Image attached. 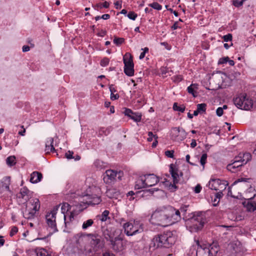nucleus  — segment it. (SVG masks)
I'll use <instances>...</instances> for the list:
<instances>
[{
  "label": "nucleus",
  "mask_w": 256,
  "mask_h": 256,
  "mask_svg": "<svg viewBox=\"0 0 256 256\" xmlns=\"http://www.w3.org/2000/svg\"><path fill=\"white\" fill-rule=\"evenodd\" d=\"M179 210L172 206H162L158 208L152 213L150 222L152 224L166 226L181 220Z\"/></svg>",
  "instance_id": "1"
},
{
  "label": "nucleus",
  "mask_w": 256,
  "mask_h": 256,
  "mask_svg": "<svg viewBox=\"0 0 256 256\" xmlns=\"http://www.w3.org/2000/svg\"><path fill=\"white\" fill-rule=\"evenodd\" d=\"M176 238L171 232L155 236L151 240L148 246L144 249L146 256H159L158 248H169L175 242Z\"/></svg>",
  "instance_id": "2"
},
{
  "label": "nucleus",
  "mask_w": 256,
  "mask_h": 256,
  "mask_svg": "<svg viewBox=\"0 0 256 256\" xmlns=\"http://www.w3.org/2000/svg\"><path fill=\"white\" fill-rule=\"evenodd\" d=\"M186 222L190 231L192 232H198L204 228L207 222L206 213L203 212H196L192 213L188 217H186Z\"/></svg>",
  "instance_id": "3"
},
{
  "label": "nucleus",
  "mask_w": 256,
  "mask_h": 256,
  "mask_svg": "<svg viewBox=\"0 0 256 256\" xmlns=\"http://www.w3.org/2000/svg\"><path fill=\"white\" fill-rule=\"evenodd\" d=\"M198 248L196 256H221L220 247L217 242L212 244H200L199 241L196 240Z\"/></svg>",
  "instance_id": "4"
},
{
  "label": "nucleus",
  "mask_w": 256,
  "mask_h": 256,
  "mask_svg": "<svg viewBox=\"0 0 256 256\" xmlns=\"http://www.w3.org/2000/svg\"><path fill=\"white\" fill-rule=\"evenodd\" d=\"M32 200V202H30V203L32 208H28V204H26V210L23 212L24 217L28 220L34 218L36 212L38 211L40 208V202L38 199L34 198Z\"/></svg>",
  "instance_id": "5"
},
{
  "label": "nucleus",
  "mask_w": 256,
  "mask_h": 256,
  "mask_svg": "<svg viewBox=\"0 0 256 256\" xmlns=\"http://www.w3.org/2000/svg\"><path fill=\"white\" fill-rule=\"evenodd\" d=\"M92 190V194H87L86 196L85 200L88 204L96 205L99 204L102 200L100 198V190L99 188L93 186L90 188Z\"/></svg>",
  "instance_id": "6"
},
{
  "label": "nucleus",
  "mask_w": 256,
  "mask_h": 256,
  "mask_svg": "<svg viewBox=\"0 0 256 256\" xmlns=\"http://www.w3.org/2000/svg\"><path fill=\"white\" fill-rule=\"evenodd\" d=\"M124 64V72L128 76H132L134 75V64L133 62L132 56L130 54L127 52L123 57Z\"/></svg>",
  "instance_id": "7"
},
{
  "label": "nucleus",
  "mask_w": 256,
  "mask_h": 256,
  "mask_svg": "<svg viewBox=\"0 0 256 256\" xmlns=\"http://www.w3.org/2000/svg\"><path fill=\"white\" fill-rule=\"evenodd\" d=\"M60 206H56L50 211L48 212L46 216V223L48 226L53 230V232L58 231L56 222V214Z\"/></svg>",
  "instance_id": "8"
},
{
  "label": "nucleus",
  "mask_w": 256,
  "mask_h": 256,
  "mask_svg": "<svg viewBox=\"0 0 256 256\" xmlns=\"http://www.w3.org/2000/svg\"><path fill=\"white\" fill-rule=\"evenodd\" d=\"M122 172L119 171L118 172L112 170H108L106 171L104 174L103 180L106 184H111L117 177L119 180H121Z\"/></svg>",
  "instance_id": "9"
},
{
  "label": "nucleus",
  "mask_w": 256,
  "mask_h": 256,
  "mask_svg": "<svg viewBox=\"0 0 256 256\" xmlns=\"http://www.w3.org/2000/svg\"><path fill=\"white\" fill-rule=\"evenodd\" d=\"M122 226L124 233L128 236H132L143 231L142 228L140 229L134 228L132 224L130 222L124 223Z\"/></svg>",
  "instance_id": "10"
},
{
  "label": "nucleus",
  "mask_w": 256,
  "mask_h": 256,
  "mask_svg": "<svg viewBox=\"0 0 256 256\" xmlns=\"http://www.w3.org/2000/svg\"><path fill=\"white\" fill-rule=\"evenodd\" d=\"M240 156H236L234 162L228 164L226 166L228 170L232 172H236L240 170V168L244 164L240 162Z\"/></svg>",
  "instance_id": "11"
},
{
  "label": "nucleus",
  "mask_w": 256,
  "mask_h": 256,
  "mask_svg": "<svg viewBox=\"0 0 256 256\" xmlns=\"http://www.w3.org/2000/svg\"><path fill=\"white\" fill-rule=\"evenodd\" d=\"M112 249L115 252H122L124 247V244L122 242V240L119 236L115 237L110 242Z\"/></svg>",
  "instance_id": "12"
},
{
  "label": "nucleus",
  "mask_w": 256,
  "mask_h": 256,
  "mask_svg": "<svg viewBox=\"0 0 256 256\" xmlns=\"http://www.w3.org/2000/svg\"><path fill=\"white\" fill-rule=\"evenodd\" d=\"M88 236L91 240L90 244L94 246L96 250H97L98 249H101L103 248L104 244L100 240V236L98 234H89Z\"/></svg>",
  "instance_id": "13"
},
{
  "label": "nucleus",
  "mask_w": 256,
  "mask_h": 256,
  "mask_svg": "<svg viewBox=\"0 0 256 256\" xmlns=\"http://www.w3.org/2000/svg\"><path fill=\"white\" fill-rule=\"evenodd\" d=\"M124 113L125 116H128L136 122L141 121L142 115L140 112H134L130 109L125 108Z\"/></svg>",
  "instance_id": "14"
},
{
  "label": "nucleus",
  "mask_w": 256,
  "mask_h": 256,
  "mask_svg": "<svg viewBox=\"0 0 256 256\" xmlns=\"http://www.w3.org/2000/svg\"><path fill=\"white\" fill-rule=\"evenodd\" d=\"M30 196V191L26 186L22 188L20 192L17 194V198L23 199L24 201V204H26Z\"/></svg>",
  "instance_id": "15"
},
{
  "label": "nucleus",
  "mask_w": 256,
  "mask_h": 256,
  "mask_svg": "<svg viewBox=\"0 0 256 256\" xmlns=\"http://www.w3.org/2000/svg\"><path fill=\"white\" fill-rule=\"evenodd\" d=\"M172 130L176 132L174 136V134L172 135V137L174 138L175 140H182L186 138L187 133L184 128L180 127H176L172 128Z\"/></svg>",
  "instance_id": "16"
},
{
  "label": "nucleus",
  "mask_w": 256,
  "mask_h": 256,
  "mask_svg": "<svg viewBox=\"0 0 256 256\" xmlns=\"http://www.w3.org/2000/svg\"><path fill=\"white\" fill-rule=\"evenodd\" d=\"M146 185L148 187H150L156 184L159 182V178L154 174H145Z\"/></svg>",
  "instance_id": "17"
},
{
  "label": "nucleus",
  "mask_w": 256,
  "mask_h": 256,
  "mask_svg": "<svg viewBox=\"0 0 256 256\" xmlns=\"http://www.w3.org/2000/svg\"><path fill=\"white\" fill-rule=\"evenodd\" d=\"M88 238H90L88 234L80 232L74 236V240L78 245L82 246L84 243V241Z\"/></svg>",
  "instance_id": "18"
},
{
  "label": "nucleus",
  "mask_w": 256,
  "mask_h": 256,
  "mask_svg": "<svg viewBox=\"0 0 256 256\" xmlns=\"http://www.w3.org/2000/svg\"><path fill=\"white\" fill-rule=\"evenodd\" d=\"M179 170L176 166L174 164H170V172L172 175L173 179V182L178 183L180 180L178 179Z\"/></svg>",
  "instance_id": "19"
},
{
  "label": "nucleus",
  "mask_w": 256,
  "mask_h": 256,
  "mask_svg": "<svg viewBox=\"0 0 256 256\" xmlns=\"http://www.w3.org/2000/svg\"><path fill=\"white\" fill-rule=\"evenodd\" d=\"M10 176H5L0 182V192H2L5 190L10 191Z\"/></svg>",
  "instance_id": "20"
},
{
  "label": "nucleus",
  "mask_w": 256,
  "mask_h": 256,
  "mask_svg": "<svg viewBox=\"0 0 256 256\" xmlns=\"http://www.w3.org/2000/svg\"><path fill=\"white\" fill-rule=\"evenodd\" d=\"M44 150L46 153L54 152L56 151L54 146V138L50 137L47 138Z\"/></svg>",
  "instance_id": "21"
},
{
  "label": "nucleus",
  "mask_w": 256,
  "mask_h": 256,
  "mask_svg": "<svg viewBox=\"0 0 256 256\" xmlns=\"http://www.w3.org/2000/svg\"><path fill=\"white\" fill-rule=\"evenodd\" d=\"M244 98H246V94H240L238 97L234 98V102L238 108L242 110Z\"/></svg>",
  "instance_id": "22"
},
{
  "label": "nucleus",
  "mask_w": 256,
  "mask_h": 256,
  "mask_svg": "<svg viewBox=\"0 0 256 256\" xmlns=\"http://www.w3.org/2000/svg\"><path fill=\"white\" fill-rule=\"evenodd\" d=\"M146 184L145 175L140 176L136 182L135 188L138 190L146 188Z\"/></svg>",
  "instance_id": "23"
},
{
  "label": "nucleus",
  "mask_w": 256,
  "mask_h": 256,
  "mask_svg": "<svg viewBox=\"0 0 256 256\" xmlns=\"http://www.w3.org/2000/svg\"><path fill=\"white\" fill-rule=\"evenodd\" d=\"M106 195L110 198H118L120 195L118 190L114 188H109L106 192Z\"/></svg>",
  "instance_id": "24"
},
{
  "label": "nucleus",
  "mask_w": 256,
  "mask_h": 256,
  "mask_svg": "<svg viewBox=\"0 0 256 256\" xmlns=\"http://www.w3.org/2000/svg\"><path fill=\"white\" fill-rule=\"evenodd\" d=\"M244 206L248 212H252L256 210V202L248 200L242 202Z\"/></svg>",
  "instance_id": "25"
},
{
  "label": "nucleus",
  "mask_w": 256,
  "mask_h": 256,
  "mask_svg": "<svg viewBox=\"0 0 256 256\" xmlns=\"http://www.w3.org/2000/svg\"><path fill=\"white\" fill-rule=\"evenodd\" d=\"M42 178V173L35 171L30 174V182L32 184H36L40 182Z\"/></svg>",
  "instance_id": "26"
},
{
  "label": "nucleus",
  "mask_w": 256,
  "mask_h": 256,
  "mask_svg": "<svg viewBox=\"0 0 256 256\" xmlns=\"http://www.w3.org/2000/svg\"><path fill=\"white\" fill-rule=\"evenodd\" d=\"M254 108V101L251 98L247 96L246 94V98H244V102L242 110H250L252 108Z\"/></svg>",
  "instance_id": "27"
},
{
  "label": "nucleus",
  "mask_w": 256,
  "mask_h": 256,
  "mask_svg": "<svg viewBox=\"0 0 256 256\" xmlns=\"http://www.w3.org/2000/svg\"><path fill=\"white\" fill-rule=\"evenodd\" d=\"M220 179L211 178L208 183V187L211 190L217 191V188H218L220 184L222 182Z\"/></svg>",
  "instance_id": "28"
},
{
  "label": "nucleus",
  "mask_w": 256,
  "mask_h": 256,
  "mask_svg": "<svg viewBox=\"0 0 256 256\" xmlns=\"http://www.w3.org/2000/svg\"><path fill=\"white\" fill-rule=\"evenodd\" d=\"M102 235L106 241L110 242L114 238V234L108 228L102 230Z\"/></svg>",
  "instance_id": "29"
},
{
  "label": "nucleus",
  "mask_w": 256,
  "mask_h": 256,
  "mask_svg": "<svg viewBox=\"0 0 256 256\" xmlns=\"http://www.w3.org/2000/svg\"><path fill=\"white\" fill-rule=\"evenodd\" d=\"M237 156H240V159H242L240 162H242L244 164H246L252 158V156L249 152L244 154L240 153Z\"/></svg>",
  "instance_id": "30"
},
{
  "label": "nucleus",
  "mask_w": 256,
  "mask_h": 256,
  "mask_svg": "<svg viewBox=\"0 0 256 256\" xmlns=\"http://www.w3.org/2000/svg\"><path fill=\"white\" fill-rule=\"evenodd\" d=\"M112 130V128L110 126L106 128H100L98 130V136H107L110 132Z\"/></svg>",
  "instance_id": "31"
},
{
  "label": "nucleus",
  "mask_w": 256,
  "mask_h": 256,
  "mask_svg": "<svg viewBox=\"0 0 256 256\" xmlns=\"http://www.w3.org/2000/svg\"><path fill=\"white\" fill-rule=\"evenodd\" d=\"M74 212H71L70 215L69 216L68 219L69 221L66 220V215H64V225L66 228H69L70 226V222L74 219Z\"/></svg>",
  "instance_id": "32"
},
{
  "label": "nucleus",
  "mask_w": 256,
  "mask_h": 256,
  "mask_svg": "<svg viewBox=\"0 0 256 256\" xmlns=\"http://www.w3.org/2000/svg\"><path fill=\"white\" fill-rule=\"evenodd\" d=\"M206 104L205 103L199 104L196 105L197 110L200 114L206 113Z\"/></svg>",
  "instance_id": "33"
},
{
  "label": "nucleus",
  "mask_w": 256,
  "mask_h": 256,
  "mask_svg": "<svg viewBox=\"0 0 256 256\" xmlns=\"http://www.w3.org/2000/svg\"><path fill=\"white\" fill-rule=\"evenodd\" d=\"M110 212L108 210H105L100 215L98 216V218L102 221L105 222L108 218Z\"/></svg>",
  "instance_id": "34"
},
{
  "label": "nucleus",
  "mask_w": 256,
  "mask_h": 256,
  "mask_svg": "<svg viewBox=\"0 0 256 256\" xmlns=\"http://www.w3.org/2000/svg\"><path fill=\"white\" fill-rule=\"evenodd\" d=\"M6 164L10 166H12L16 164V158L14 156H10L7 158L6 160Z\"/></svg>",
  "instance_id": "35"
},
{
  "label": "nucleus",
  "mask_w": 256,
  "mask_h": 256,
  "mask_svg": "<svg viewBox=\"0 0 256 256\" xmlns=\"http://www.w3.org/2000/svg\"><path fill=\"white\" fill-rule=\"evenodd\" d=\"M94 224V220L92 219H89L84 222L82 225V228L86 230L91 226Z\"/></svg>",
  "instance_id": "36"
},
{
  "label": "nucleus",
  "mask_w": 256,
  "mask_h": 256,
  "mask_svg": "<svg viewBox=\"0 0 256 256\" xmlns=\"http://www.w3.org/2000/svg\"><path fill=\"white\" fill-rule=\"evenodd\" d=\"M37 256H48V252L43 248L37 249L36 250Z\"/></svg>",
  "instance_id": "37"
},
{
  "label": "nucleus",
  "mask_w": 256,
  "mask_h": 256,
  "mask_svg": "<svg viewBox=\"0 0 256 256\" xmlns=\"http://www.w3.org/2000/svg\"><path fill=\"white\" fill-rule=\"evenodd\" d=\"M186 107L184 106H178L176 102H174L173 105V109L175 111L184 112L185 110Z\"/></svg>",
  "instance_id": "38"
},
{
  "label": "nucleus",
  "mask_w": 256,
  "mask_h": 256,
  "mask_svg": "<svg viewBox=\"0 0 256 256\" xmlns=\"http://www.w3.org/2000/svg\"><path fill=\"white\" fill-rule=\"evenodd\" d=\"M249 180H250V178H240L234 182L233 185L236 184L238 182H243L246 185V186L247 187H248L250 186V184H248V183H249V182H248Z\"/></svg>",
  "instance_id": "39"
},
{
  "label": "nucleus",
  "mask_w": 256,
  "mask_h": 256,
  "mask_svg": "<svg viewBox=\"0 0 256 256\" xmlns=\"http://www.w3.org/2000/svg\"><path fill=\"white\" fill-rule=\"evenodd\" d=\"M189 207V205H183L180 208L179 211L180 212L182 213V216H184L183 219L186 220V217L185 214H186V212H187L188 208Z\"/></svg>",
  "instance_id": "40"
},
{
  "label": "nucleus",
  "mask_w": 256,
  "mask_h": 256,
  "mask_svg": "<svg viewBox=\"0 0 256 256\" xmlns=\"http://www.w3.org/2000/svg\"><path fill=\"white\" fill-rule=\"evenodd\" d=\"M109 3L105 1L104 3H100L94 6V8L96 10H98V8L102 9L103 8H107L109 7Z\"/></svg>",
  "instance_id": "41"
},
{
  "label": "nucleus",
  "mask_w": 256,
  "mask_h": 256,
  "mask_svg": "<svg viewBox=\"0 0 256 256\" xmlns=\"http://www.w3.org/2000/svg\"><path fill=\"white\" fill-rule=\"evenodd\" d=\"M228 184L226 181L222 180L218 188H217V191L222 192L226 188V186Z\"/></svg>",
  "instance_id": "42"
},
{
  "label": "nucleus",
  "mask_w": 256,
  "mask_h": 256,
  "mask_svg": "<svg viewBox=\"0 0 256 256\" xmlns=\"http://www.w3.org/2000/svg\"><path fill=\"white\" fill-rule=\"evenodd\" d=\"M194 84H192L190 86L188 87L187 90L189 94H190L192 95L194 97H196L197 96L196 92H195L193 86Z\"/></svg>",
  "instance_id": "43"
},
{
  "label": "nucleus",
  "mask_w": 256,
  "mask_h": 256,
  "mask_svg": "<svg viewBox=\"0 0 256 256\" xmlns=\"http://www.w3.org/2000/svg\"><path fill=\"white\" fill-rule=\"evenodd\" d=\"M149 6L152 7V8L160 10L162 8V6L157 2H154L152 4H149Z\"/></svg>",
  "instance_id": "44"
},
{
  "label": "nucleus",
  "mask_w": 256,
  "mask_h": 256,
  "mask_svg": "<svg viewBox=\"0 0 256 256\" xmlns=\"http://www.w3.org/2000/svg\"><path fill=\"white\" fill-rule=\"evenodd\" d=\"M124 42V38L115 37L114 40V43L116 46H120Z\"/></svg>",
  "instance_id": "45"
},
{
  "label": "nucleus",
  "mask_w": 256,
  "mask_h": 256,
  "mask_svg": "<svg viewBox=\"0 0 256 256\" xmlns=\"http://www.w3.org/2000/svg\"><path fill=\"white\" fill-rule=\"evenodd\" d=\"M110 62V60L108 58H104L100 62V66H107Z\"/></svg>",
  "instance_id": "46"
},
{
  "label": "nucleus",
  "mask_w": 256,
  "mask_h": 256,
  "mask_svg": "<svg viewBox=\"0 0 256 256\" xmlns=\"http://www.w3.org/2000/svg\"><path fill=\"white\" fill-rule=\"evenodd\" d=\"M207 157L208 156L206 154H202L200 160V162L202 166H204L206 163Z\"/></svg>",
  "instance_id": "47"
},
{
  "label": "nucleus",
  "mask_w": 256,
  "mask_h": 256,
  "mask_svg": "<svg viewBox=\"0 0 256 256\" xmlns=\"http://www.w3.org/2000/svg\"><path fill=\"white\" fill-rule=\"evenodd\" d=\"M172 78L175 83H178L182 80V77L180 75L174 76Z\"/></svg>",
  "instance_id": "48"
},
{
  "label": "nucleus",
  "mask_w": 256,
  "mask_h": 256,
  "mask_svg": "<svg viewBox=\"0 0 256 256\" xmlns=\"http://www.w3.org/2000/svg\"><path fill=\"white\" fill-rule=\"evenodd\" d=\"M148 137L147 138L148 142H152L153 140V138H154L155 140L158 138V136L154 135L152 132H148Z\"/></svg>",
  "instance_id": "49"
},
{
  "label": "nucleus",
  "mask_w": 256,
  "mask_h": 256,
  "mask_svg": "<svg viewBox=\"0 0 256 256\" xmlns=\"http://www.w3.org/2000/svg\"><path fill=\"white\" fill-rule=\"evenodd\" d=\"M222 39L224 42H226L232 41V36L231 34H228L224 36H222Z\"/></svg>",
  "instance_id": "50"
},
{
  "label": "nucleus",
  "mask_w": 256,
  "mask_h": 256,
  "mask_svg": "<svg viewBox=\"0 0 256 256\" xmlns=\"http://www.w3.org/2000/svg\"><path fill=\"white\" fill-rule=\"evenodd\" d=\"M127 16L130 19L134 20L137 18L138 15L134 12H130Z\"/></svg>",
  "instance_id": "51"
},
{
  "label": "nucleus",
  "mask_w": 256,
  "mask_h": 256,
  "mask_svg": "<svg viewBox=\"0 0 256 256\" xmlns=\"http://www.w3.org/2000/svg\"><path fill=\"white\" fill-rule=\"evenodd\" d=\"M244 0H234L232 4L236 7H240L243 4Z\"/></svg>",
  "instance_id": "52"
},
{
  "label": "nucleus",
  "mask_w": 256,
  "mask_h": 256,
  "mask_svg": "<svg viewBox=\"0 0 256 256\" xmlns=\"http://www.w3.org/2000/svg\"><path fill=\"white\" fill-rule=\"evenodd\" d=\"M18 232V228L16 226H12L11 228L10 232V236H13L15 234H16Z\"/></svg>",
  "instance_id": "53"
},
{
  "label": "nucleus",
  "mask_w": 256,
  "mask_h": 256,
  "mask_svg": "<svg viewBox=\"0 0 256 256\" xmlns=\"http://www.w3.org/2000/svg\"><path fill=\"white\" fill-rule=\"evenodd\" d=\"M74 152L72 151L68 150L67 152L66 153L65 156L68 160L72 159L74 158L73 156Z\"/></svg>",
  "instance_id": "54"
},
{
  "label": "nucleus",
  "mask_w": 256,
  "mask_h": 256,
  "mask_svg": "<svg viewBox=\"0 0 256 256\" xmlns=\"http://www.w3.org/2000/svg\"><path fill=\"white\" fill-rule=\"evenodd\" d=\"M228 57H224L222 58H220L219 60L218 64H226L228 61Z\"/></svg>",
  "instance_id": "55"
},
{
  "label": "nucleus",
  "mask_w": 256,
  "mask_h": 256,
  "mask_svg": "<svg viewBox=\"0 0 256 256\" xmlns=\"http://www.w3.org/2000/svg\"><path fill=\"white\" fill-rule=\"evenodd\" d=\"M174 150H166L165 152V155L170 158H172L174 157Z\"/></svg>",
  "instance_id": "56"
},
{
  "label": "nucleus",
  "mask_w": 256,
  "mask_h": 256,
  "mask_svg": "<svg viewBox=\"0 0 256 256\" xmlns=\"http://www.w3.org/2000/svg\"><path fill=\"white\" fill-rule=\"evenodd\" d=\"M69 206V204H64L63 205H62L61 207V210L62 212L64 214V212L66 211H68V209L67 208L66 210V208H68Z\"/></svg>",
  "instance_id": "57"
},
{
  "label": "nucleus",
  "mask_w": 256,
  "mask_h": 256,
  "mask_svg": "<svg viewBox=\"0 0 256 256\" xmlns=\"http://www.w3.org/2000/svg\"><path fill=\"white\" fill-rule=\"evenodd\" d=\"M216 114L218 116H221L224 114V111L221 107H218L216 110Z\"/></svg>",
  "instance_id": "58"
},
{
  "label": "nucleus",
  "mask_w": 256,
  "mask_h": 256,
  "mask_svg": "<svg viewBox=\"0 0 256 256\" xmlns=\"http://www.w3.org/2000/svg\"><path fill=\"white\" fill-rule=\"evenodd\" d=\"M202 187L200 184H198L194 188V192L196 194H198L202 190Z\"/></svg>",
  "instance_id": "59"
},
{
  "label": "nucleus",
  "mask_w": 256,
  "mask_h": 256,
  "mask_svg": "<svg viewBox=\"0 0 256 256\" xmlns=\"http://www.w3.org/2000/svg\"><path fill=\"white\" fill-rule=\"evenodd\" d=\"M136 194L133 192V191H130L128 194H127V196H130V198H129V200H134V196Z\"/></svg>",
  "instance_id": "60"
},
{
  "label": "nucleus",
  "mask_w": 256,
  "mask_h": 256,
  "mask_svg": "<svg viewBox=\"0 0 256 256\" xmlns=\"http://www.w3.org/2000/svg\"><path fill=\"white\" fill-rule=\"evenodd\" d=\"M120 96L118 94H110V99L112 100H118Z\"/></svg>",
  "instance_id": "61"
},
{
  "label": "nucleus",
  "mask_w": 256,
  "mask_h": 256,
  "mask_svg": "<svg viewBox=\"0 0 256 256\" xmlns=\"http://www.w3.org/2000/svg\"><path fill=\"white\" fill-rule=\"evenodd\" d=\"M109 88L110 92V94H114V92H116V90L115 89V88L114 86V85L112 84L110 86Z\"/></svg>",
  "instance_id": "62"
},
{
  "label": "nucleus",
  "mask_w": 256,
  "mask_h": 256,
  "mask_svg": "<svg viewBox=\"0 0 256 256\" xmlns=\"http://www.w3.org/2000/svg\"><path fill=\"white\" fill-rule=\"evenodd\" d=\"M100 18L103 20H106L110 18V15L109 14H104Z\"/></svg>",
  "instance_id": "63"
},
{
  "label": "nucleus",
  "mask_w": 256,
  "mask_h": 256,
  "mask_svg": "<svg viewBox=\"0 0 256 256\" xmlns=\"http://www.w3.org/2000/svg\"><path fill=\"white\" fill-rule=\"evenodd\" d=\"M102 256H115V255L114 254L110 253V252H105L103 253Z\"/></svg>",
  "instance_id": "64"
}]
</instances>
